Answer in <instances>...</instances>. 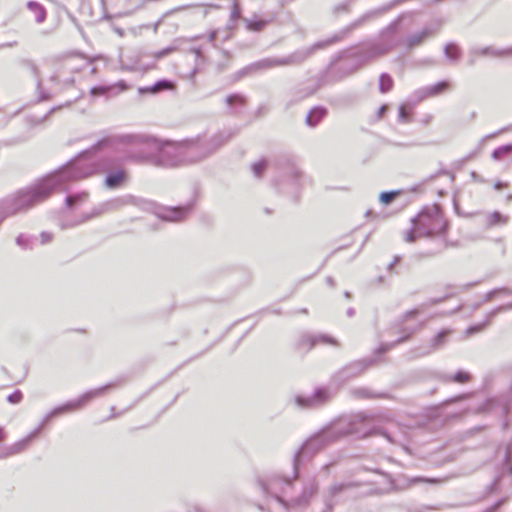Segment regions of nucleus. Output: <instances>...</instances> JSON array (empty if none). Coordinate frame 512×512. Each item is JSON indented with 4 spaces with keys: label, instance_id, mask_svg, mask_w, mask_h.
I'll return each instance as SVG.
<instances>
[{
    "label": "nucleus",
    "instance_id": "11",
    "mask_svg": "<svg viewBox=\"0 0 512 512\" xmlns=\"http://www.w3.org/2000/svg\"><path fill=\"white\" fill-rule=\"evenodd\" d=\"M29 443V440L28 439H25V440H22V441H19L17 443H14L12 446H10L6 453H5V456H11V455H15V454H18V453H21L22 451L25 450V448L27 447Z\"/></svg>",
    "mask_w": 512,
    "mask_h": 512
},
{
    "label": "nucleus",
    "instance_id": "18",
    "mask_svg": "<svg viewBox=\"0 0 512 512\" xmlns=\"http://www.w3.org/2000/svg\"><path fill=\"white\" fill-rule=\"evenodd\" d=\"M22 398H23L22 392L17 390L15 392H13L12 394H10L7 399L10 403L17 404L22 400Z\"/></svg>",
    "mask_w": 512,
    "mask_h": 512
},
{
    "label": "nucleus",
    "instance_id": "14",
    "mask_svg": "<svg viewBox=\"0 0 512 512\" xmlns=\"http://www.w3.org/2000/svg\"><path fill=\"white\" fill-rule=\"evenodd\" d=\"M88 199V194L87 193H82L80 195H76V196H69L66 200L67 202V205L72 207L75 203H78V202H84Z\"/></svg>",
    "mask_w": 512,
    "mask_h": 512
},
{
    "label": "nucleus",
    "instance_id": "23",
    "mask_svg": "<svg viewBox=\"0 0 512 512\" xmlns=\"http://www.w3.org/2000/svg\"><path fill=\"white\" fill-rule=\"evenodd\" d=\"M388 107L387 105H382L378 110V117L382 118L384 113L387 111Z\"/></svg>",
    "mask_w": 512,
    "mask_h": 512
},
{
    "label": "nucleus",
    "instance_id": "1",
    "mask_svg": "<svg viewBox=\"0 0 512 512\" xmlns=\"http://www.w3.org/2000/svg\"><path fill=\"white\" fill-rule=\"evenodd\" d=\"M414 219L415 231L419 236L440 235L447 229V221L437 206L420 212Z\"/></svg>",
    "mask_w": 512,
    "mask_h": 512
},
{
    "label": "nucleus",
    "instance_id": "22",
    "mask_svg": "<svg viewBox=\"0 0 512 512\" xmlns=\"http://www.w3.org/2000/svg\"><path fill=\"white\" fill-rule=\"evenodd\" d=\"M411 482L412 483H416V482L438 483L439 481L436 479L415 478V479H412Z\"/></svg>",
    "mask_w": 512,
    "mask_h": 512
},
{
    "label": "nucleus",
    "instance_id": "3",
    "mask_svg": "<svg viewBox=\"0 0 512 512\" xmlns=\"http://www.w3.org/2000/svg\"><path fill=\"white\" fill-rule=\"evenodd\" d=\"M508 221L509 217L507 215H504L499 211H494L485 216L484 225L487 228H493L496 226H503L507 224Z\"/></svg>",
    "mask_w": 512,
    "mask_h": 512
},
{
    "label": "nucleus",
    "instance_id": "4",
    "mask_svg": "<svg viewBox=\"0 0 512 512\" xmlns=\"http://www.w3.org/2000/svg\"><path fill=\"white\" fill-rule=\"evenodd\" d=\"M450 89V83L447 81H441L434 85H431L425 89V96L435 97L442 94Z\"/></svg>",
    "mask_w": 512,
    "mask_h": 512
},
{
    "label": "nucleus",
    "instance_id": "12",
    "mask_svg": "<svg viewBox=\"0 0 512 512\" xmlns=\"http://www.w3.org/2000/svg\"><path fill=\"white\" fill-rule=\"evenodd\" d=\"M401 194L400 191H388L382 192L379 196V200L382 204L388 205L390 204L396 197Z\"/></svg>",
    "mask_w": 512,
    "mask_h": 512
},
{
    "label": "nucleus",
    "instance_id": "24",
    "mask_svg": "<svg viewBox=\"0 0 512 512\" xmlns=\"http://www.w3.org/2000/svg\"><path fill=\"white\" fill-rule=\"evenodd\" d=\"M6 437V433L3 428L0 427V442H2Z\"/></svg>",
    "mask_w": 512,
    "mask_h": 512
},
{
    "label": "nucleus",
    "instance_id": "13",
    "mask_svg": "<svg viewBox=\"0 0 512 512\" xmlns=\"http://www.w3.org/2000/svg\"><path fill=\"white\" fill-rule=\"evenodd\" d=\"M85 402L86 401L84 399H79L77 401L67 403L65 406H63L62 410L67 412L78 410L84 406Z\"/></svg>",
    "mask_w": 512,
    "mask_h": 512
},
{
    "label": "nucleus",
    "instance_id": "25",
    "mask_svg": "<svg viewBox=\"0 0 512 512\" xmlns=\"http://www.w3.org/2000/svg\"><path fill=\"white\" fill-rule=\"evenodd\" d=\"M399 114H400V117H405V115H406V109H405V107H404V106H401V107H400Z\"/></svg>",
    "mask_w": 512,
    "mask_h": 512
},
{
    "label": "nucleus",
    "instance_id": "2",
    "mask_svg": "<svg viewBox=\"0 0 512 512\" xmlns=\"http://www.w3.org/2000/svg\"><path fill=\"white\" fill-rule=\"evenodd\" d=\"M52 193L53 186L50 183H43L32 190L22 193L18 197V205L21 208H30L47 199Z\"/></svg>",
    "mask_w": 512,
    "mask_h": 512
},
{
    "label": "nucleus",
    "instance_id": "21",
    "mask_svg": "<svg viewBox=\"0 0 512 512\" xmlns=\"http://www.w3.org/2000/svg\"><path fill=\"white\" fill-rule=\"evenodd\" d=\"M494 188H495L496 190H499V191H500V190H504V189L508 188V183L503 182V181H496V182L494 183Z\"/></svg>",
    "mask_w": 512,
    "mask_h": 512
},
{
    "label": "nucleus",
    "instance_id": "9",
    "mask_svg": "<svg viewBox=\"0 0 512 512\" xmlns=\"http://www.w3.org/2000/svg\"><path fill=\"white\" fill-rule=\"evenodd\" d=\"M27 6L32 12H34L37 22L40 23L45 20L46 11L41 4H39L37 2L30 1V2H28Z\"/></svg>",
    "mask_w": 512,
    "mask_h": 512
},
{
    "label": "nucleus",
    "instance_id": "20",
    "mask_svg": "<svg viewBox=\"0 0 512 512\" xmlns=\"http://www.w3.org/2000/svg\"><path fill=\"white\" fill-rule=\"evenodd\" d=\"M429 36L428 32H422L418 37H416L412 44H420L424 39H426Z\"/></svg>",
    "mask_w": 512,
    "mask_h": 512
},
{
    "label": "nucleus",
    "instance_id": "19",
    "mask_svg": "<svg viewBox=\"0 0 512 512\" xmlns=\"http://www.w3.org/2000/svg\"><path fill=\"white\" fill-rule=\"evenodd\" d=\"M265 26L264 21H249L247 27L250 30L259 31Z\"/></svg>",
    "mask_w": 512,
    "mask_h": 512
},
{
    "label": "nucleus",
    "instance_id": "15",
    "mask_svg": "<svg viewBox=\"0 0 512 512\" xmlns=\"http://www.w3.org/2000/svg\"><path fill=\"white\" fill-rule=\"evenodd\" d=\"M471 379V376L468 372L459 371L453 376V380L458 383H467Z\"/></svg>",
    "mask_w": 512,
    "mask_h": 512
},
{
    "label": "nucleus",
    "instance_id": "5",
    "mask_svg": "<svg viewBox=\"0 0 512 512\" xmlns=\"http://www.w3.org/2000/svg\"><path fill=\"white\" fill-rule=\"evenodd\" d=\"M126 179V174L124 171H118L116 173L110 174L106 177L105 183L110 188H115L120 186Z\"/></svg>",
    "mask_w": 512,
    "mask_h": 512
},
{
    "label": "nucleus",
    "instance_id": "10",
    "mask_svg": "<svg viewBox=\"0 0 512 512\" xmlns=\"http://www.w3.org/2000/svg\"><path fill=\"white\" fill-rule=\"evenodd\" d=\"M394 82L388 74H382L379 77V90L381 93H387L393 88Z\"/></svg>",
    "mask_w": 512,
    "mask_h": 512
},
{
    "label": "nucleus",
    "instance_id": "7",
    "mask_svg": "<svg viewBox=\"0 0 512 512\" xmlns=\"http://www.w3.org/2000/svg\"><path fill=\"white\" fill-rule=\"evenodd\" d=\"M451 334L450 330H442L440 331L434 338L430 341V348L432 350L439 349L442 347L447 340V337Z\"/></svg>",
    "mask_w": 512,
    "mask_h": 512
},
{
    "label": "nucleus",
    "instance_id": "8",
    "mask_svg": "<svg viewBox=\"0 0 512 512\" xmlns=\"http://www.w3.org/2000/svg\"><path fill=\"white\" fill-rule=\"evenodd\" d=\"M172 89H174V84L173 83H171L169 81H166V80H162V81L157 82L152 87L144 88L141 91L142 92H147V93H157V92H160L162 90H172Z\"/></svg>",
    "mask_w": 512,
    "mask_h": 512
},
{
    "label": "nucleus",
    "instance_id": "16",
    "mask_svg": "<svg viewBox=\"0 0 512 512\" xmlns=\"http://www.w3.org/2000/svg\"><path fill=\"white\" fill-rule=\"evenodd\" d=\"M266 167H267L266 161H259L255 164H253L252 169H253V172L255 173V175L259 177L265 171Z\"/></svg>",
    "mask_w": 512,
    "mask_h": 512
},
{
    "label": "nucleus",
    "instance_id": "17",
    "mask_svg": "<svg viewBox=\"0 0 512 512\" xmlns=\"http://www.w3.org/2000/svg\"><path fill=\"white\" fill-rule=\"evenodd\" d=\"M416 237H420L417 232L415 231V219L413 220V228L410 230V231H407L405 233V236H404V239L409 242V243H412L415 241Z\"/></svg>",
    "mask_w": 512,
    "mask_h": 512
},
{
    "label": "nucleus",
    "instance_id": "6",
    "mask_svg": "<svg viewBox=\"0 0 512 512\" xmlns=\"http://www.w3.org/2000/svg\"><path fill=\"white\" fill-rule=\"evenodd\" d=\"M510 156H512V144L500 146L491 154L492 159L495 161H500Z\"/></svg>",
    "mask_w": 512,
    "mask_h": 512
}]
</instances>
